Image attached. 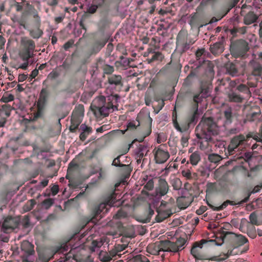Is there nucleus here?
Returning a JSON list of instances; mask_svg holds the SVG:
<instances>
[{
  "label": "nucleus",
  "mask_w": 262,
  "mask_h": 262,
  "mask_svg": "<svg viewBox=\"0 0 262 262\" xmlns=\"http://www.w3.org/2000/svg\"><path fill=\"white\" fill-rule=\"evenodd\" d=\"M196 136L200 140V146L207 148L212 140L211 135L219 134V127L211 117L203 118L196 127Z\"/></svg>",
  "instance_id": "obj_1"
},
{
  "label": "nucleus",
  "mask_w": 262,
  "mask_h": 262,
  "mask_svg": "<svg viewBox=\"0 0 262 262\" xmlns=\"http://www.w3.org/2000/svg\"><path fill=\"white\" fill-rule=\"evenodd\" d=\"M252 138L254 140L258 142L259 136L257 133L249 132L246 136L240 134L233 137L228 146L227 151L229 155H234L237 151V148L240 145L244 144L245 142L248 141L249 138Z\"/></svg>",
  "instance_id": "obj_2"
},
{
  "label": "nucleus",
  "mask_w": 262,
  "mask_h": 262,
  "mask_svg": "<svg viewBox=\"0 0 262 262\" xmlns=\"http://www.w3.org/2000/svg\"><path fill=\"white\" fill-rule=\"evenodd\" d=\"M219 238L222 242L221 243H216L215 245L220 246L225 241L229 240L231 245L234 248L241 247L248 242V240L246 236L229 231L223 232L221 233Z\"/></svg>",
  "instance_id": "obj_3"
},
{
  "label": "nucleus",
  "mask_w": 262,
  "mask_h": 262,
  "mask_svg": "<svg viewBox=\"0 0 262 262\" xmlns=\"http://www.w3.org/2000/svg\"><path fill=\"white\" fill-rule=\"evenodd\" d=\"M68 242L62 243L53 247L51 252L46 250L39 252L36 261L48 262L53 257L54 254L67 252L70 248Z\"/></svg>",
  "instance_id": "obj_4"
},
{
  "label": "nucleus",
  "mask_w": 262,
  "mask_h": 262,
  "mask_svg": "<svg viewBox=\"0 0 262 262\" xmlns=\"http://www.w3.org/2000/svg\"><path fill=\"white\" fill-rule=\"evenodd\" d=\"M249 49L248 42L242 39L231 42L230 46L231 54L235 58L243 57Z\"/></svg>",
  "instance_id": "obj_5"
},
{
  "label": "nucleus",
  "mask_w": 262,
  "mask_h": 262,
  "mask_svg": "<svg viewBox=\"0 0 262 262\" xmlns=\"http://www.w3.org/2000/svg\"><path fill=\"white\" fill-rule=\"evenodd\" d=\"M21 45L22 49L20 53V56L24 61L28 60L33 57L35 43L33 40L25 37L21 40Z\"/></svg>",
  "instance_id": "obj_6"
},
{
  "label": "nucleus",
  "mask_w": 262,
  "mask_h": 262,
  "mask_svg": "<svg viewBox=\"0 0 262 262\" xmlns=\"http://www.w3.org/2000/svg\"><path fill=\"white\" fill-rule=\"evenodd\" d=\"M208 243H213L215 244L217 242L214 239L207 240L202 239L200 242H195L193 244L191 249L190 253L195 258V260H203V262H205L206 260H208V258H206L205 256L201 253L203 245Z\"/></svg>",
  "instance_id": "obj_7"
},
{
  "label": "nucleus",
  "mask_w": 262,
  "mask_h": 262,
  "mask_svg": "<svg viewBox=\"0 0 262 262\" xmlns=\"http://www.w3.org/2000/svg\"><path fill=\"white\" fill-rule=\"evenodd\" d=\"M187 33L184 31H180L176 39L177 50L180 55L188 50L190 46L187 39Z\"/></svg>",
  "instance_id": "obj_8"
},
{
  "label": "nucleus",
  "mask_w": 262,
  "mask_h": 262,
  "mask_svg": "<svg viewBox=\"0 0 262 262\" xmlns=\"http://www.w3.org/2000/svg\"><path fill=\"white\" fill-rule=\"evenodd\" d=\"M107 41L108 39L103 36L95 38L92 42L88 51V54L89 56L97 54L105 46Z\"/></svg>",
  "instance_id": "obj_9"
},
{
  "label": "nucleus",
  "mask_w": 262,
  "mask_h": 262,
  "mask_svg": "<svg viewBox=\"0 0 262 262\" xmlns=\"http://www.w3.org/2000/svg\"><path fill=\"white\" fill-rule=\"evenodd\" d=\"M108 83L116 91H120L123 85L122 78L120 75H111L107 77Z\"/></svg>",
  "instance_id": "obj_10"
},
{
  "label": "nucleus",
  "mask_w": 262,
  "mask_h": 262,
  "mask_svg": "<svg viewBox=\"0 0 262 262\" xmlns=\"http://www.w3.org/2000/svg\"><path fill=\"white\" fill-rule=\"evenodd\" d=\"M155 160L156 163L158 164H163L165 163L169 158L170 155L167 151L162 149L161 147L158 148L155 150Z\"/></svg>",
  "instance_id": "obj_11"
},
{
  "label": "nucleus",
  "mask_w": 262,
  "mask_h": 262,
  "mask_svg": "<svg viewBox=\"0 0 262 262\" xmlns=\"http://www.w3.org/2000/svg\"><path fill=\"white\" fill-rule=\"evenodd\" d=\"M114 205V203H112V201L110 200L108 201L106 203H100L98 205L95 206V207L93 209L92 211V214L93 215V217H97L98 215H99L101 212L105 213L107 212L108 206L109 207Z\"/></svg>",
  "instance_id": "obj_12"
},
{
  "label": "nucleus",
  "mask_w": 262,
  "mask_h": 262,
  "mask_svg": "<svg viewBox=\"0 0 262 262\" xmlns=\"http://www.w3.org/2000/svg\"><path fill=\"white\" fill-rule=\"evenodd\" d=\"M244 6H242L241 14L244 16V23L247 25H250L255 23L257 19L258 16L253 11H249L246 14H244Z\"/></svg>",
  "instance_id": "obj_13"
},
{
  "label": "nucleus",
  "mask_w": 262,
  "mask_h": 262,
  "mask_svg": "<svg viewBox=\"0 0 262 262\" xmlns=\"http://www.w3.org/2000/svg\"><path fill=\"white\" fill-rule=\"evenodd\" d=\"M169 190V185L164 179H160L158 186L156 187V192L157 195L160 196L166 194Z\"/></svg>",
  "instance_id": "obj_14"
},
{
  "label": "nucleus",
  "mask_w": 262,
  "mask_h": 262,
  "mask_svg": "<svg viewBox=\"0 0 262 262\" xmlns=\"http://www.w3.org/2000/svg\"><path fill=\"white\" fill-rule=\"evenodd\" d=\"M34 246L28 241H24L21 242L20 249L23 252L21 255H34L35 250Z\"/></svg>",
  "instance_id": "obj_15"
},
{
  "label": "nucleus",
  "mask_w": 262,
  "mask_h": 262,
  "mask_svg": "<svg viewBox=\"0 0 262 262\" xmlns=\"http://www.w3.org/2000/svg\"><path fill=\"white\" fill-rule=\"evenodd\" d=\"M146 123L148 125V127L146 129H145L143 132V135L141 137H139L138 139H135L133 142L132 144L135 143V141H138L139 142H142L144 141L145 138L148 136L151 133V125H152V119L150 117L149 113L147 114L146 115Z\"/></svg>",
  "instance_id": "obj_16"
},
{
  "label": "nucleus",
  "mask_w": 262,
  "mask_h": 262,
  "mask_svg": "<svg viewBox=\"0 0 262 262\" xmlns=\"http://www.w3.org/2000/svg\"><path fill=\"white\" fill-rule=\"evenodd\" d=\"M84 106L82 104H79L75 106L73 111L71 119L74 120L82 121L84 116Z\"/></svg>",
  "instance_id": "obj_17"
},
{
  "label": "nucleus",
  "mask_w": 262,
  "mask_h": 262,
  "mask_svg": "<svg viewBox=\"0 0 262 262\" xmlns=\"http://www.w3.org/2000/svg\"><path fill=\"white\" fill-rule=\"evenodd\" d=\"M192 201L193 199L191 196H181L177 200V206L181 209H184L191 204Z\"/></svg>",
  "instance_id": "obj_18"
},
{
  "label": "nucleus",
  "mask_w": 262,
  "mask_h": 262,
  "mask_svg": "<svg viewBox=\"0 0 262 262\" xmlns=\"http://www.w3.org/2000/svg\"><path fill=\"white\" fill-rule=\"evenodd\" d=\"M122 157V155H119L117 158H115L113 161L112 165L116 167H122V169L125 173H129L132 171V168L129 164H124L121 162V158Z\"/></svg>",
  "instance_id": "obj_19"
},
{
  "label": "nucleus",
  "mask_w": 262,
  "mask_h": 262,
  "mask_svg": "<svg viewBox=\"0 0 262 262\" xmlns=\"http://www.w3.org/2000/svg\"><path fill=\"white\" fill-rule=\"evenodd\" d=\"M227 97L229 101L230 102L242 103L244 100V98L233 89L229 90L227 94Z\"/></svg>",
  "instance_id": "obj_20"
},
{
  "label": "nucleus",
  "mask_w": 262,
  "mask_h": 262,
  "mask_svg": "<svg viewBox=\"0 0 262 262\" xmlns=\"http://www.w3.org/2000/svg\"><path fill=\"white\" fill-rule=\"evenodd\" d=\"M227 72L231 76L234 77L239 75V71L235 64L231 62H228L225 65Z\"/></svg>",
  "instance_id": "obj_21"
},
{
  "label": "nucleus",
  "mask_w": 262,
  "mask_h": 262,
  "mask_svg": "<svg viewBox=\"0 0 262 262\" xmlns=\"http://www.w3.org/2000/svg\"><path fill=\"white\" fill-rule=\"evenodd\" d=\"M79 130L81 131L79 138L82 141H84L92 132V127L88 126L85 124H82L80 125Z\"/></svg>",
  "instance_id": "obj_22"
},
{
  "label": "nucleus",
  "mask_w": 262,
  "mask_h": 262,
  "mask_svg": "<svg viewBox=\"0 0 262 262\" xmlns=\"http://www.w3.org/2000/svg\"><path fill=\"white\" fill-rule=\"evenodd\" d=\"M224 50L223 43L221 42H217L210 47V52L214 55H219L221 54Z\"/></svg>",
  "instance_id": "obj_23"
},
{
  "label": "nucleus",
  "mask_w": 262,
  "mask_h": 262,
  "mask_svg": "<svg viewBox=\"0 0 262 262\" xmlns=\"http://www.w3.org/2000/svg\"><path fill=\"white\" fill-rule=\"evenodd\" d=\"M154 214V211L149 207L148 211L146 212L143 216H139L137 218V221L142 223H149L152 216Z\"/></svg>",
  "instance_id": "obj_24"
},
{
  "label": "nucleus",
  "mask_w": 262,
  "mask_h": 262,
  "mask_svg": "<svg viewBox=\"0 0 262 262\" xmlns=\"http://www.w3.org/2000/svg\"><path fill=\"white\" fill-rule=\"evenodd\" d=\"M17 222L12 217L6 219L3 224V228L6 229H14L17 228Z\"/></svg>",
  "instance_id": "obj_25"
},
{
  "label": "nucleus",
  "mask_w": 262,
  "mask_h": 262,
  "mask_svg": "<svg viewBox=\"0 0 262 262\" xmlns=\"http://www.w3.org/2000/svg\"><path fill=\"white\" fill-rule=\"evenodd\" d=\"M157 212L158 214L156 216L155 220L158 223L162 222L164 220L169 217L172 214L171 211L168 210L164 211L157 210Z\"/></svg>",
  "instance_id": "obj_26"
},
{
  "label": "nucleus",
  "mask_w": 262,
  "mask_h": 262,
  "mask_svg": "<svg viewBox=\"0 0 262 262\" xmlns=\"http://www.w3.org/2000/svg\"><path fill=\"white\" fill-rule=\"evenodd\" d=\"M119 96L118 95H112L110 97H108V100H110V101L107 102V106H106V108L107 109V110L110 112L111 110H112V112L115 111V110H118L117 106L113 104V103L112 102V101L113 100H115V102H117L118 99L119 98Z\"/></svg>",
  "instance_id": "obj_27"
},
{
  "label": "nucleus",
  "mask_w": 262,
  "mask_h": 262,
  "mask_svg": "<svg viewBox=\"0 0 262 262\" xmlns=\"http://www.w3.org/2000/svg\"><path fill=\"white\" fill-rule=\"evenodd\" d=\"M147 251L152 255L160 254L159 242L148 245L147 247Z\"/></svg>",
  "instance_id": "obj_28"
},
{
  "label": "nucleus",
  "mask_w": 262,
  "mask_h": 262,
  "mask_svg": "<svg viewBox=\"0 0 262 262\" xmlns=\"http://www.w3.org/2000/svg\"><path fill=\"white\" fill-rule=\"evenodd\" d=\"M78 167H79V165L78 164H77L76 163L74 162L73 161H71L69 164L66 178L67 179L69 180V182H70V180H72L71 178V176L73 173L74 168H78Z\"/></svg>",
  "instance_id": "obj_29"
},
{
  "label": "nucleus",
  "mask_w": 262,
  "mask_h": 262,
  "mask_svg": "<svg viewBox=\"0 0 262 262\" xmlns=\"http://www.w3.org/2000/svg\"><path fill=\"white\" fill-rule=\"evenodd\" d=\"M164 58V56L160 52H153L151 53L150 58H148V63H151L154 61H162Z\"/></svg>",
  "instance_id": "obj_30"
},
{
  "label": "nucleus",
  "mask_w": 262,
  "mask_h": 262,
  "mask_svg": "<svg viewBox=\"0 0 262 262\" xmlns=\"http://www.w3.org/2000/svg\"><path fill=\"white\" fill-rule=\"evenodd\" d=\"M36 29L29 30L30 35L34 39H38L43 34V31L40 29V27L36 26Z\"/></svg>",
  "instance_id": "obj_31"
},
{
  "label": "nucleus",
  "mask_w": 262,
  "mask_h": 262,
  "mask_svg": "<svg viewBox=\"0 0 262 262\" xmlns=\"http://www.w3.org/2000/svg\"><path fill=\"white\" fill-rule=\"evenodd\" d=\"M198 109H196L186 120L187 124L185 125H188L189 128L191 125H194L198 121Z\"/></svg>",
  "instance_id": "obj_32"
},
{
  "label": "nucleus",
  "mask_w": 262,
  "mask_h": 262,
  "mask_svg": "<svg viewBox=\"0 0 262 262\" xmlns=\"http://www.w3.org/2000/svg\"><path fill=\"white\" fill-rule=\"evenodd\" d=\"M76 255L73 254L71 250L69 253L63 254V257H61L59 262H73L75 261Z\"/></svg>",
  "instance_id": "obj_33"
},
{
  "label": "nucleus",
  "mask_w": 262,
  "mask_h": 262,
  "mask_svg": "<svg viewBox=\"0 0 262 262\" xmlns=\"http://www.w3.org/2000/svg\"><path fill=\"white\" fill-rule=\"evenodd\" d=\"M111 20L107 17H104L100 20L98 23V27L101 31H104L107 27H108L111 23Z\"/></svg>",
  "instance_id": "obj_34"
},
{
  "label": "nucleus",
  "mask_w": 262,
  "mask_h": 262,
  "mask_svg": "<svg viewBox=\"0 0 262 262\" xmlns=\"http://www.w3.org/2000/svg\"><path fill=\"white\" fill-rule=\"evenodd\" d=\"M262 188V182H260L259 184L255 186L252 191L248 193L247 196L239 204H243L249 201V198L252 193H255L258 192Z\"/></svg>",
  "instance_id": "obj_35"
},
{
  "label": "nucleus",
  "mask_w": 262,
  "mask_h": 262,
  "mask_svg": "<svg viewBox=\"0 0 262 262\" xmlns=\"http://www.w3.org/2000/svg\"><path fill=\"white\" fill-rule=\"evenodd\" d=\"M224 116L225 119V124H230L232 122L233 120V114L231 108H228L224 112Z\"/></svg>",
  "instance_id": "obj_36"
},
{
  "label": "nucleus",
  "mask_w": 262,
  "mask_h": 262,
  "mask_svg": "<svg viewBox=\"0 0 262 262\" xmlns=\"http://www.w3.org/2000/svg\"><path fill=\"white\" fill-rule=\"evenodd\" d=\"M103 243V241L101 238L93 240L90 246V249L92 252H95L97 249L100 248Z\"/></svg>",
  "instance_id": "obj_37"
},
{
  "label": "nucleus",
  "mask_w": 262,
  "mask_h": 262,
  "mask_svg": "<svg viewBox=\"0 0 262 262\" xmlns=\"http://www.w3.org/2000/svg\"><path fill=\"white\" fill-rule=\"evenodd\" d=\"M200 160V155L198 151L193 152L189 158L190 162L192 165H196Z\"/></svg>",
  "instance_id": "obj_38"
},
{
  "label": "nucleus",
  "mask_w": 262,
  "mask_h": 262,
  "mask_svg": "<svg viewBox=\"0 0 262 262\" xmlns=\"http://www.w3.org/2000/svg\"><path fill=\"white\" fill-rule=\"evenodd\" d=\"M170 184L174 190H179L182 188V183L180 179L178 178H174L171 179Z\"/></svg>",
  "instance_id": "obj_39"
},
{
  "label": "nucleus",
  "mask_w": 262,
  "mask_h": 262,
  "mask_svg": "<svg viewBox=\"0 0 262 262\" xmlns=\"http://www.w3.org/2000/svg\"><path fill=\"white\" fill-rule=\"evenodd\" d=\"M189 24L191 27H196L200 25L199 16L196 13L192 14L189 21Z\"/></svg>",
  "instance_id": "obj_40"
},
{
  "label": "nucleus",
  "mask_w": 262,
  "mask_h": 262,
  "mask_svg": "<svg viewBox=\"0 0 262 262\" xmlns=\"http://www.w3.org/2000/svg\"><path fill=\"white\" fill-rule=\"evenodd\" d=\"M247 234L251 238H255L256 237V231L255 227L250 224L247 226Z\"/></svg>",
  "instance_id": "obj_41"
},
{
  "label": "nucleus",
  "mask_w": 262,
  "mask_h": 262,
  "mask_svg": "<svg viewBox=\"0 0 262 262\" xmlns=\"http://www.w3.org/2000/svg\"><path fill=\"white\" fill-rule=\"evenodd\" d=\"M250 222L249 224H251V225L258 226L260 225L259 222L258 221V216L257 213L255 211L252 212L249 215Z\"/></svg>",
  "instance_id": "obj_42"
},
{
  "label": "nucleus",
  "mask_w": 262,
  "mask_h": 262,
  "mask_svg": "<svg viewBox=\"0 0 262 262\" xmlns=\"http://www.w3.org/2000/svg\"><path fill=\"white\" fill-rule=\"evenodd\" d=\"M172 123L173 124L174 127L179 132L181 133H184L186 132L189 129L188 125H185V124H183L181 127L178 122L177 120L174 119V121H172Z\"/></svg>",
  "instance_id": "obj_43"
},
{
  "label": "nucleus",
  "mask_w": 262,
  "mask_h": 262,
  "mask_svg": "<svg viewBox=\"0 0 262 262\" xmlns=\"http://www.w3.org/2000/svg\"><path fill=\"white\" fill-rule=\"evenodd\" d=\"M236 90L241 93L248 95L249 96H251V93L249 88L246 84H239L237 86Z\"/></svg>",
  "instance_id": "obj_44"
},
{
  "label": "nucleus",
  "mask_w": 262,
  "mask_h": 262,
  "mask_svg": "<svg viewBox=\"0 0 262 262\" xmlns=\"http://www.w3.org/2000/svg\"><path fill=\"white\" fill-rule=\"evenodd\" d=\"M11 106L10 105L5 104L0 107V116L5 115L7 116H9L10 115Z\"/></svg>",
  "instance_id": "obj_45"
},
{
  "label": "nucleus",
  "mask_w": 262,
  "mask_h": 262,
  "mask_svg": "<svg viewBox=\"0 0 262 262\" xmlns=\"http://www.w3.org/2000/svg\"><path fill=\"white\" fill-rule=\"evenodd\" d=\"M262 74V66L258 64L253 67L252 75L256 77L261 76Z\"/></svg>",
  "instance_id": "obj_46"
},
{
  "label": "nucleus",
  "mask_w": 262,
  "mask_h": 262,
  "mask_svg": "<svg viewBox=\"0 0 262 262\" xmlns=\"http://www.w3.org/2000/svg\"><path fill=\"white\" fill-rule=\"evenodd\" d=\"M230 200H227L225 201L221 205L218 207H215L212 205L208 204L209 207L214 211H220L225 209L230 203Z\"/></svg>",
  "instance_id": "obj_47"
},
{
  "label": "nucleus",
  "mask_w": 262,
  "mask_h": 262,
  "mask_svg": "<svg viewBox=\"0 0 262 262\" xmlns=\"http://www.w3.org/2000/svg\"><path fill=\"white\" fill-rule=\"evenodd\" d=\"M36 204V201L34 199H31L27 201L24 205V209L26 211L32 210Z\"/></svg>",
  "instance_id": "obj_48"
},
{
  "label": "nucleus",
  "mask_w": 262,
  "mask_h": 262,
  "mask_svg": "<svg viewBox=\"0 0 262 262\" xmlns=\"http://www.w3.org/2000/svg\"><path fill=\"white\" fill-rule=\"evenodd\" d=\"M168 243H170V241H163L159 242L160 251H169V244H167Z\"/></svg>",
  "instance_id": "obj_49"
},
{
  "label": "nucleus",
  "mask_w": 262,
  "mask_h": 262,
  "mask_svg": "<svg viewBox=\"0 0 262 262\" xmlns=\"http://www.w3.org/2000/svg\"><path fill=\"white\" fill-rule=\"evenodd\" d=\"M205 52V49L202 48L198 49L195 52L196 59L199 61V63L204 62L205 61L203 58H202V56L204 54Z\"/></svg>",
  "instance_id": "obj_50"
},
{
  "label": "nucleus",
  "mask_w": 262,
  "mask_h": 262,
  "mask_svg": "<svg viewBox=\"0 0 262 262\" xmlns=\"http://www.w3.org/2000/svg\"><path fill=\"white\" fill-rule=\"evenodd\" d=\"M81 122H80L79 121L77 120H74L73 119H71V125L70 126V130L72 132L74 133L76 131L78 127V126L80 125Z\"/></svg>",
  "instance_id": "obj_51"
},
{
  "label": "nucleus",
  "mask_w": 262,
  "mask_h": 262,
  "mask_svg": "<svg viewBox=\"0 0 262 262\" xmlns=\"http://www.w3.org/2000/svg\"><path fill=\"white\" fill-rule=\"evenodd\" d=\"M203 90L202 89L199 93L195 94L193 96V101L196 103V109H198V104L200 103L205 97L201 94Z\"/></svg>",
  "instance_id": "obj_52"
},
{
  "label": "nucleus",
  "mask_w": 262,
  "mask_h": 262,
  "mask_svg": "<svg viewBox=\"0 0 262 262\" xmlns=\"http://www.w3.org/2000/svg\"><path fill=\"white\" fill-rule=\"evenodd\" d=\"M127 213L122 209H119L117 212L114 215V218L116 219H121L126 217Z\"/></svg>",
  "instance_id": "obj_53"
},
{
  "label": "nucleus",
  "mask_w": 262,
  "mask_h": 262,
  "mask_svg": "<svg viewBox=\"0 0 262 262\" xmlns=\"http://www.w3.org/2000/svg\"><path fill=\"white\" fill-rule=\"evenodd\" d=\"M134 262H150L144 255L139 254L134 257Z\"/></svg>",
  "instance_id": "obj_54"
},
{
  "label": "nucleus",
  "mask_w": 262,
  "mask_h": 262,
  "mask_svg": "<svg viewBox=\"0 0 262 262\" xmlns=\"http://www.w3.org/2000/svg\"><path fill=\"white\" fill-rule=\"evenodd\" d=\"M208 160L211 162L215 163L221 161V157L217 154H212L209 155Z\"/></svg>",
  "instance_id": "obj_55"
},
{
  "label": "nucleus",
  "mask_w": 262,
  "mask_h": 262,
  "mask_svg": "<svg viewBox=\"0 0 262 262\" xmlns=\"http://www.w3.org/2000/svg\"><path fill=\"white\" fill-rule=\"evenodd\" d=\"M189 139V135L188 134H183L181 139V143L183 147H186L188 145V140Z\"/></svg>",
  "instance_id": "obj_56"
},
{
  "label": "nucleus",
  "mask_w": 262,
  "mask_h": 262,
  "mask_svg": "<svg viewBox=\"0 0 262 262\" xmlns=\"http://www.w3.org/2000/svg\"><path fill=\"white\" fill-rule=\"evenodd\" d=\"M103 71L104 74L109 75L110 76L113 75L112 73L114 71V68L113 66L106 64L103 68Z\"/></svg>",
  "instance_id": "obj_57"
},
{
  "label": "nucleus",
  "mask_w": 262,
  "mask_h": 262,
  "mask_svg": "<svg viewBox=\"0 0 262 262\" xmlns=\"http://www.w3.org/2000/svg\"><path fill=\"white\" fill-rule=\"evenodd\" d=\"M14 99V97L12 94H6L4 95L0 101L5 103L11 102Z\"/></svg>",
  "instance_id": "obj_58"
},
{
  "label": "nucleus",
  "mask_w": 262,
  "mask_h": 262,
  "mask_svg": "<svg viewBox=\"0 0 262 262\" xmlns=\"http://www.w3.org/2000/svg\"><path fill=\"white\" fill-rule=\"evenodd\" d=\"M53 200L51 198H48L45 199L42 202V205L45 208L48 209L53 204Z\"/></svg>",
  "instance_id": "obj_59"
},
{
  "label": "nucleus",
  "mask_w": 262,
  "mask_h": 262,
  "mask_svg": "<svg viewBox=\"0 0 262 262\" xmlns=\"http://www.w3.org/2000/svg\"><path fill=\"white\" fill-rule=\"evenodd\" d=\"M100 258L103 262H110L112 259L111 256L106 252L101 253Z\"/></svg>",
  "instance_id": "obj_60"
},
{
  "label": "nucleus",
  "mask_w": 262,
  "mask_h": 262,
  "mask_svg": "<svg viewBox=\"0 0 262 262\" xmlns=\"http://www.w3.org/2000/svg\"><path fill=\"white\" fill-rule=\"evenodd\" d=\"M186 242V240L184 238L180 237L178 238L176 242H175L177 244V246H178V247L180 250H181L183 249V246L185 244Z\"/></svg>",
  "instance_id": "obj_61"
},
{
  "label": "nucleus",
  "mask_w": 262,
  "mask_h": 262,
  "mask_svg": "<svg viewBox=\"0 0 262 262\" xmlns=\"http://www.w3.org/2000/svg\"><path fill=\"white\" fill-rule=\"evenodd\" d=\"M167 244H169V251L176 252L180 251L178 246H177L175 242L170 241V243H168Z\"/></svg>",
  "instance_id": "obj_62"
},
{
  "label": "nucleus",
  "mask_w": 262,
  "mask_h": 262,
  "mask_svg": "<svg viewBox=\"0 0 262 262\" xmlns=\"http://www.w3.org/2000/svg\"><path fill=\"white\" fill-rule=\"evenodd\" d=\"M33 18H34V23L35 26L40 27L41 20L40 17L37 12H34L33 13Z\"/></svg>",
  "instance_id": "obj_63"
},
{
  "label": "nucleus",
  "mask_w": 262,
  "mask_h": 262,
  "mask_svg": "<svg viewBox=\"0 0 262 262\" xmlns=\"http://www.w3.org/2000/svg\"><path fill=\"white\" fill-rule=\"evenodd\" d=\"M33 255H21L20 258L22 262H33Z\"/></svg>",
  "instance_id": "obj_64"
}]
</instances>
